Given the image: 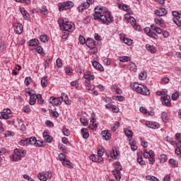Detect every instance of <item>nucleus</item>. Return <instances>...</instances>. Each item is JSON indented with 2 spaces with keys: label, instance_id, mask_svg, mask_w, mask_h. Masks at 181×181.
I'll return each instance as SVG.
<instances>
[{
  "label": "nucleus",
  "instance_id": "393cba45",
  "mask_svg": "<svg viewBox=\"0 0 181 181\" xmlns=\"http://www.w3.org/2000/svg\"><path fill=\"white\" fill-rule=\"evenodd\" d=\"M119 9H122V11L127 12V13H132V10H131L130 8L127 4L119 5Z\"/></svg>",
  "mask_w": 181,
  "mask_h": 181
},
{
  "label": "nucleus",
  "instance_id": "412c9836",
  "mask_svg": "<svg viewBox=\"0 0 181 181\" xmlns=\"http://www.w3.org/2000/svg\"><path fill=\"white\" fill-rule=\"evenodd\" d=\"M143 156L146 159H148V158H151V157H155V152H153V151L152 150H150L148 152L146 151V150H144Z\"/></svg>",
  "mask_w": 181,
  "mask_h": 181
},
{
  "label": "nucleus",
  "instance_id": "49530a36",
  "mask_svg": "<svg viewBox=\"0 0 181 181\" xmlns=\"http://www.w3.org/2000/svg\"><path fill=\"white\" fill-rule=\"evenodd\" d=\"M34 146H35L36 148H43L45 147V142L40 140H37Z\"/></svg>",
  "mask_w": 181,
  "mask_h": 181
},
{
  "label": "nucleus",
  "instance_id": "338daca9",
  "mask_svg": "<svg viewBox=\"0 0 181 181\" xmlns=\"http://www.w3.org/2000/svg\"><path fill=\"white\" fill-rule=\"evenodd\" d=\"M5 136H15V132L12 131H6L5 133Z\"/></svg>",
  "mask_w": 181,
  "mask_h": 181
},
{
  "label": "nucleus",
  "instance_id": "a18cd8bd",
  "mask_svg": "<svg viewBox=\"0 0 181 181\" xmlns=\"http://www.w3.org/2000/svg\"><path fill=\"white\" fill-rule=\"evenodd\" d=\"M123 42L128 46H131L134 43V41L132 39L124 37Z\"/></svg>",
  "mask_w": 181,
  "mask_h": 181
},
{
  "label": "nucleus",
  "instance_id": "9d476101",
  "mask_svg": "<svg viewBox=\"0 0 181 181\" xmlns=\"http://www.w3.org/2000/svg\"><path fill=\"white\" fill-rule=\"evenodd\" d=\"M83 78H85V84H91V80L95 78L94 75L91 74L90 71H86Z\"/></svg>",
  "mask_w": 181,
  "mask_h": 181
},
{
  "label": "nucleus",
  "instance_id": "603ef678",
  "mask_svg": "<svg viewBox=\"0 0 181 181\" xmlns=\"http://www.w3.org/2000/svg\"><path fill=\"white\" fill-rule=\"evenodd\" d=\"M146 77H147V74H146V72H141V73H140V74L139 75V80H146Z\"/></svg>",
  "mask_w": 181,
  "mask_h": 181
},
{
  "label": "nucleus",
  "instance_id": "69168bd1",
  "mask_svg": "<svg viewBox=\"0 0 181 181\" xmlns=\"http://www.w3.org/2000/svg\"><path fill=\"white\" fill-rule=\"evenodd\" d=\"M41 12L43 13V15H47L49 13V11H47V8L46 7V6H42Z\"/></svg>",
  "mask_w": 181,
  "mask_h": 181
},
{
  "label": "nucleus",
  "instance_id": "0e129e2a",
  "mask_svg": "<svg viewBox=\"0 0 181 181\" xmlns=\"http://www.w3.org/2000/svg\"><path fill=\"white\" fill-rule=\"evenodd\" d=\"M111 157L112 159L118 158V151H115V150H112V153H111Z\"/></svg>",
  "mask_w": 181,
  "mask_h": 181
},
{
  "label": "nucleus",
  "instance_id": "5701e85b",
  "mask_svg": "<svg viewBox=\"0 0 181 181\" xmlns=\"http://www.w3.org/2000/svg\"><path fill=\"white\" fill-rule=\"evenodd\" d=\"M20 12L23 15L24 19L25 21H29V13L25 9V8H20Z\"/></svg>",
  "mask_w": 181,
  "mask_h": 181
},
{
  "label": "nucleus",
  "instance_id": "0eeeda50",
  "mask_svg": "<svg viewBox=\"0 0 181 181\" xmlns=\"http://www.w3.org/2000/svg\"><path fill=\"white\" fill-rule=\"evenodd\" d=\"M11 114H12L11 109H4L3 111L0 112V119H11V116H9Z\"/></svg>",
  "mask_w": 181,
  "mask_h": 181
},
{
  "label": "nucleus",
  "instance_id": "c9c22d12",
  "mask_svg": "<svg viewBox=\"0 0 181 181\" xmlns=\"http://www.w3.org/2000/svg\"><path fill=\"white\" fill-rule=\"evenodd\" d=\"M161 119H162V121L165 123L169 121V117H168V113L166 112H162Z\"/></svg>",
  "mask_w": 181,
  "mask_h": 181
},
{
  "label": "nucleus",
  "instance_id": "7c9ffc66",
  "mask_svg": "<svg viewBox=\"0 0 181 181\" xmlns=\"http://www.w3.org/2000/svg\"><path fill=\"white\" fill-rule=\"evenodd\" d=\"M119 61L122 63H127V62H131V57L129 56L119 57Z\"/></svg>",
  "mask_w": 181,
  "mask_h": 181
},
{
  "label": "nucleus",
  "instance_id": "a19ab883",
  "mask_svg": "<svg viewBox=\"0 0 181 181\" xmlns=\"http://www.w3.org/2000/svg\"><path fill=\"white\" fill-rule=\"evenodd\" d=\"M40 40L42 43H47V42H49V37L46 35H42L40 36Z\"/></svg>",
  "mask_w": 181,
  "mask_h": 181
},
{
  "label": "nucleus",
  "instance_id": "f3484780",
  "mask_svg": "<svg viewBox=\"0 0 181 181\" xmlns=\"http://www.w3.org/2000/svg\"><path fill=\"white\" fill-rule=\"evenodd\" d=\"M49 103L53 105H59L62 104V98L59 97L58 98L51 97L49 98Z\"/></svg>",
  "mask_w": 181,
  "mask_h": 181
},
{
  "label": "nucleus",
  "instance_id": "680f3d73",
  "mask_svg": "<svg viewBox=\"0 0 181 181\" xmlns=\"http://www.w3.org/2000/svg\"><path fill=\"white\" fill-rule=\"evenodd\" d=\"M25 91L28 95H33L35 93V90L30 89V88H25Z\"/></svg>",
  "mask_w": 181,
  "mask_h": 181
},
{
  "label": "nucleus",
  "instance_id": "cd10ccee",
  "mask_svg": "<svg viewBox=\"0 0 181 181\" xmlns=\"http://www.w3.org/2000/svg\"><path fill=\"white\" fill-rule=\"evenodd\" d=\"M81 134L83 135V138L84 139H88V138H89L90 136V134L88 133V129H86V128H83L81 129Z\"/></svg>",
  "mask_w": 181,
  "mask_h": 181
},
{
  "label": "nucleus",
  "instance_id": "72a5a7b5",
  "mask_svg": "<svg viewBox=\"0 0 181 181\" xmlns=\"http://www.w3.org/2000/svg\"><path fill=\"white\" fill-rule=\"evenodd\" d=\"M62 165H64V166H68L69 169H73V168H74V165H73V163H71V162H70V160H64L62 162Z\"/></svg>",
  "mask_w": 181,
  "mask_h": 181
},
{
  "label": "nucleus",
  "instance_id": "c03bdc74",
  "mask_svg": "<svg viewBox=\"0 0 181 181\" xmlns=\"http://www.w3.org/2000/svg\"><path fill=\"white\" fill-rule=\"evenodd\" d=\"M38 54H42V56H45L46 53L43 52V47L42 46H37L35 49Z\"/></svg>",
  "mask_w": 181,
  "mask_h": 181
},
{
  "label": "nucleus",
  "instance_id": "39448f33",
  "mask_svg": "<svg viewBox=\"0 0 181 181\" xmlns=\"http://www.w3.org/2000/svg\"><path fill=\"white\" fill-rule=\"evenodd\" d=\"M59 12L63 11H67V9H71L74 6V4L71 1H66L64 2L59 3L58 4Z\"/></svg>",
  "mask_w": 181,
  "mask_h": 181
},
{
  "label": "nucleus",
  "instance_id": "dca6fc26",
  "mask_svg": "<svg viewBox=\"0 0 181 181\" xmlns=\"http://www.w3.org/2000/svg\"><path fill=\"white\" fill-rule=\"evenodd\" d=\"M40 42L37 38H33L30 40L28 42L27 45L31 47H36V46H39Z\"/></svg>",
  "mask_w": 181,
  "mask_h": 181
},
{
  "label": "nucleus",
  "instance_id": "f8f14e48",
  "mask_svg": "<svg viewBox=\"0 0 181 181\" xmlns=\"http://www.w3.org/2000/svg\"><path fill=\"white\" fill-rule=\"evenodd\" d=\"M155 15L157 16H165V15H168V10L163 7H161L155 11Z\"/></svg>",
  "mask_w": 181,
  "mask_h": 181
},
{
  "label": "nucleus",
  "instance_id": "5fc2aeb1",
  "mask_svg": "<svg viewBox=\"0 0 181 181\" xmlns=\"http://www.w3.org/2000/svg\"><path fill=\"white\" fill-rule=\"evenodd\" d=\"M78 40H79V43L81 45H86V43L87 42V41H86V38L83 35H79Z\"/></svg>",
  "mask_w": 181,
  "mask_h": 181
},
{
  "label": "nucleus",
  "instance_id": "bb28decb",
  "mask_svg": "<svg viewBox=\"0 0 181 181\" xmlns=\"http://www.w3.org/2000/svg\"><path fill=\"white\" fill-rule=\"evenodd\" d=\"M37 95L36 93H34L30 96V105H35L36 104V100H37V98H36Z\"/></svg>",
  "mask_w": 181,
  "mask_h": 181
},
{
  "label": "nucleus",
  "instance_id": "f257e3e1",
  "mask_svg": "<svg viewBox=\"0 0 181 181\" xmlns=\"http://www.w3.org/2000/svg\"><path fill=\"white\" fill-rule=\"evenodd\" d=\"M93 16L95 21H98L103 25H110L114 21V18L108 11V8L103 6H98L95 8Z\"/></svg>",
  "mask_w": 181,
  "mask_h": 181
},
{
  "label": "nucleus",
  "instance_id": "7ed1b4c3",
  "mask_svg": "<svg viewBox=\"0 0 181 181\" xmlns=\"http://www.w3.org/2000/svg\"><path fill=\"white\" fill-rule=\"evenodd\" d=\"M86 45L87 47L90 49L89 51L90 54H95V53H98V48L95 45V41L92 38H88L86 40Z\"/></svg>",
  "mask_w": 181,
  "mask_h": 181
},
{
  "label": "nucleus",
  "instance_id": "864d4df0",
  "mask_svg": "<svg viewBox=\"0 0 181 181\" xmlns=\"http://www.w3.org/2000/svg\"><path fill=\"white\" fill-rule=\"evenodd\" d=\"M65 73L69 76H70V74H73V69H71V67H70V66H67L65 68Z\"/></svg>",
  "mask_w": 181,
  "mask_h": 181
},
{
  "label": "nucleus",
  "instance_id": "8fccbe9b",
  "mask_svg": "<svg viewBox=\"0 0 181 181\" xmlns=\"http://www.w3.org/2000/svg\"><path fill=\"white\" fill-rule=\"evenodd\" d=\"M25 85L28 86H30V83H32V78L30 76H28L25 78Z\"/></svg>",
  "mask_w": 181,
  "mask_h": 181
},
{
  "label": "nucleus",
  "instance_id": "13d9d810",
  "mask_svg": "<svg viewBox=\"0 0 181 181\" xmlns=\"http://www.w3.org/2000/svg\"><path fill=\"white\" fill-rule=\"evenodd\" d=\"M69 100V96L67 95V94L66 93H62V95H61V100L62 102L64 101L66 102Z\"/></svg>",
  "mask_w": 181,
  "mask_h": 181
},
{
  "label": "nucleus",
  "instance_id": "2eb2a0df",
  "mask_svg": "<svg viewBox=\"0 0 181 181\" xmlns=\"http://www.w3.org/2000/svg\"><path fill=\"white\" fill-rule=\"evenodd\" d=\"M161 101L163 105H166L167 107H170V96L166 95L161 97Z\"/></svg>",
  "mask_w": 181,
  "mask_h": 181
},
{
  "label": "nucleus",
  "instance_id": "b1692460",
  "mask_svg": "<svg viewBox=\"0 0 181 181\" xmlns=\"http://www.w3.org/2000/svg\"><path fill=\"white\" fill-rule=\"evenodd\" d=\"M127 69H129L130 71H134V73H136L138 70L136 64H135L134 62H130L127 66Z\"/></svg>",
  "mask_w": 181,
  "mask_h": 181
},
{
  "label": "nucleus",
  "instance_id": "6ab92c4d",
  "mask_svg": "<svg viewBox=\"0 0 181 181\" xmlns=\"http://www.w3.org/2000/svg\"><path fill=\"white\" fill-rule=\"evenodd\" d=\"M92 65L95 69V70H98V71H104V66L101 65L97 61H93Z\"/></svg>",
  "mask_w": 181,
  "mask_h": 181
},
{
  "label": "nucleus",
  "instance_id": "3c124183",
  "mask_svg": "<svg viewBox=\"0 0 181 181\" xmlns=\"http://www.w3.org/2000/svg\"><path fill=\"white\" fill-rule=\"evenodd\" d=\"M36 98L37 100V103L38 104H43L45 103V100H43V98H42V95L41 94H37L36 96Z\"/></svg>",
  "mask_w": 181,
  "mask_h": 181
},
{
  "label": "nucleus",
  "instance_id": "774afa93",
  "mask_svg": "<svg viewBox=\"0 0 181 181\" xmlns=\"http://www.w3.org/2000/svg\"><path fill=\"white\" fill-rule=\"evenodd\" d=\"M49 112L52 114L53 118H59V112L53 110H50Z\"/></svg>",
  "mask_w": 181,
  "mask_h": 181
},
{
  "label": "nucleus",
  "instance_id": "e433bc0d",
  "mask_svg": "<svg viewBox=\"0 0 181 181\" xmlns=\"http://www.w3.org/2000/svg\"><path fill=\"white\" fill-rule=\"evenodd\" d=\"M148 36H149L150 37H151V39H154L155 40H158V39H159V36L157 35L156 33L152 32V31H149L147 33Z\"/></svg>",
  "mask_w": 181,
  "mask_h": 181
},
{
  "label": "nucleus",
  "instance_id": "052dcab7",
  "mask_svg": "<svg viewBox=\"0 0 181 181\" xmlns=\"http://www.w3.org/2000/svg\"><path fill=\"white\" fill-rule=\"evenodd\" d=\"M166 160H168V156H166V154H161L160 155V162L162 163H165V162H166Z\"/></svg>",
  "mask_w": 181,
  "mask_h": 181
},
{
  "label": "nucleus",
  "instance_id": "20e7f679",
  "mask_svg": "<svg viewBox=\"0 0 181 181\" xmlns=\"http://www.w3.org/2000/svg\"><path fill=\"white\" fill-rule=\"evenodd\" d=\"M26 155V151L20 148H15L13 151V154L11 158V160L13 162H18V160H21L22 158H23Z\"/></svg>",
  "mask_w": 181,
  "mask_h": 181
},
{
  "label": "nucleus",
  "instance_id": "c756f323",
  "mask_svg": "<svg viewBox=\"0 0 181 181\" xmlns=\"http://www.w3.org/2000/svg\"><path fill=\"white\" fill-rule=\"evenodd\" d=\"M124 132L126 135V136L128 137V139L132 138V136H134V132H132V131L127 129V128H124Z\"/></svg>",
  "mask_w": 181,
  "mask_h": 181
},
{
  "label": "nucleus",
  "instance_id": "c85d7f7f",
  "mask_svg": "<svg viewBox=\"0 0 181 181\" xmlns=\"http://www.w3.org/2000/svg\"><path fill=\"white\" fill-rule=\"evenodd\" d=\"M146 50H148V52H151V53L154 54L156 53V48L153 45H151L150 44H147L146 45Z\"/></svg>",
  "mask_w": 181,
  "mask_h": 181
},
{
  "label": "nucleus",
  "instance_id": "1a4fd4ad",
  "mask_svg": "<svg viewBox=\"0 0 181 181\" xmlns=\"http://www.w3.org/2000/svg\"><path fill=\"white\" fill-rule=\"evenodd\" d=\"M38 179L41 181H46L52 177V172L47 171L46 173H40L37 175Z\"/></svg>",
  "mask_w": 181,
  "mask_h": 181
},
{
  "label": "nucleus",
  "instance_id": "bf43d9fd",
  "mask_svg": "<svg viewBox=\"0 0 181 181\" xmlns=\"http://www.w3.org/2000/svg\"><path fill=\"white\" fill-rule=\"evenodd\" d=\"M57 66L59 69H62L63 67V62L62 61V59L58 58L57 59Z\"/></svg>",
  "mask_w": 181,
  "mask_h": 181
},
{
  "label": "nucleus",
  "instance_id": "2f4dec72",
  "mask_svg": "<svg viewBox=\"0 0 181 181\" xmlns=\"http://www.w3.org/2000/svg\"><path fill=\"white\" fill-rule=\"evenodd\" d=\"M151 29H152V30H156V33H158V35H160L163 32L162 31V29H160V28H158V26H156V25L155 24H152L151 25Z\"/></svg>",
  "mask_w": 181,
  "mask_h": 181
},
{
  "label": "nucleus",
  "instance_id": "4c0bfd02",
  "mask_svg": "<svg viewBox=\"0 0 181 181\" xmlns=\"http://www.w3.org/2000/svg\"><path fill=\"white\" fill-rule=\"evenodd\" d=\"M18 144L21 146H28L29 145V139L26 138L21 140Z\"/></svg>",
  "mask_w": 181,
  "mask_h": 181
},
{
  "label": "nucleus",
  "instance_id": "ddd939ff",
  "mask_svg": "<svg viewBox=\"0 0 181 181\" xmlns=\"http://www.w3.org/2000/svg\"><path fill=\"white\" fill-rule=\"evenodd\" d=\"M89 158L92 162H95L96 163H100V162H103L104 160V158L103 157H99L98 155L92 154L89 156Z\"/></svg>",
  "mask_w": 181,
  "mask_h": 181
},
{
  "label": "nucleus",
  "instance_id": "423d86ee",
  "mask_svg": "<svg viewBox=\"0 0 181 181\" xmlns=\"http://www.w3.org/2000/svg\"><path fill=\"white\" fill-rule=\"evenodd\" d=\"M121 170H122V165L119 162H117L115 165V169L112 171L116 180H121Z\"/></svg>",
  "mask_w": 181,
  "mask_h": 181
},
{
  "label": "nucleus",
  "instance_id": "09e8293b",
  "mask_svg": "<svg viewBox=\"0 0 181 181\" xmlns=\"http://www.w3.org/2000/svg\"><path fill=\"white\" fill-rule=\"evenodd\" d=\"M62 133L65 136H70V130L69 129L66 128V127H64L62 129Z\"/></svg>",
  "mask_w": 181,
  "mask_h": 181
},
{
  "label": "nucleus",
  "instance_id": "6e6d98bb",
  "mask_svg": "<svg viewBox=\"0 0 181 181\" xmlns=\"http://www.w3.org/2000/svg\"><path fill=\"white\" fill-rule=\"evenodd\" d=\"M118 128H119V122H115L114 126L112 127V131L115 132Z\"/></svg>",
  "mask_w": 181,
  "mask_h": 181
},
{
  "label": "nucleus",
  "instance_id": "473e14b6",
  "mask_svg": "<svg viewBox=\"0 0 181 181\" xmlns=\"http://www.w3.org/2000/svg\"><path fill=\"white\" fill-rule=\"evenodd\" d=\"M175 138L177 141V143L176 144V147L181 148V134L180 133H177L175 134Z\"/></svg>",
  "mask_w": 181,
  "mask_h": 181
},
{
  "label": "nucleus",
  "instance_id": "e2e57ef3",
  "mask_svg": "<svg viewBox=\"0 0 181 181\" xmlns=\"http://www.w3.org/2000/svg\"><path fill=\"white\" fill-rule=\"evenodd\" d=\"M173 21L174 23H175V25H177V26H181L180 19H179L177 18H173Z\"/></svg>",
  "mask_w": 181,
  "mask_h": 181
},
{
  "label": "nucleus",
  "instance_id": "ea45409f",
  "mask_svg": "<svg viewBox=\"0 0 181 181\" xmlns=\"http://www.w3.org/2000/svg\"><path fill=\"white\" fill-rule=\"evenodd\" d=\"M37 141V139H36V137L32 136L28 139V145H33L35 146Z\"/></svg>",
  "mask_w": 181,
  "mask_h": 181
},
{
  "label": "nucleus",
  "instance_id": "37998d69",
  "mask_svg": "<svg viewBox=\"0 0 181 181\" xmlns=\"http://www.w3.org/2000/svg\"><path fill=\"white\" fill-rule=\"evenodd\" d=\"M85 87L88 91H94L95 86L94 85H90V83H85Z\"/></svg>",
  "mask_w": 181,
  "mask_h": 181
},
{
  "label": "nucleus",
  "instance_id": "79ce46f5",
  "mask_svg": "<svg viewBox=\"0 0 181 181\" xmlns=\"http://www.w3.org/2000/svg\"><path fill=\"white\" fill-rule=\"evenodd\" d=\"M154 22L156 25H165V21L163 18H155Z\"/></svg>",
  "mask_w": 181,
  "mask_h": 181
},
{
  "label": "nucleus",
  "instance_id": "6e6552de",
  "mask_svg": "<svg viewBox=\"0 0 181 181\" xmlns=\"http://www.w3.org/2000/svg\"><path fill=\"white\" fill-rule=\"evenodd\" d=\"M13 29L17 35H21L23 33V25L21 23H13Z\"/></svg>",
  "mask_w": 181,
  "mask_h": 181
},
{
  "label": "nucleus",
  "instance_id": "4be33fe9",
  "mask_svg": "<svg viewBox=\"0 0 181 181\" xmlns=\"http://www.w3.org/2000/svg\"><path fill=\"white\" fill-rule=\"evenodd\" d=\"M49 84V78L47 76H43L41 78V86L42 88H46Z\"/></svg>",
  "mask_w": 181,
  "mask_h": 181
},
{
  "label": "nucleus",
  "instance_id": "4468645a",
  "mask_svg": "<svg viewBox=\"0 0 181 181\" xmlns=\"http://www.w3.org/2000/svg\"><path fill=\"white\" fill-rule=\"evenodd\" d=\"M42 136L45 142H47L48 144H52L53 141V137L49 134V132L44 131V132L42 133Z\"/></svg>",
  "mask_w": 181,
  "mask_h": 181
},
{
  "label": "nucleus",
  "instance_id": "a878e982",
  "mask_svg": "<svg viewBox=\"0 0 181 181\" xmlns=\"http://www.w3.org/2000/svg\"><path fill=\"white\" fill-rule=\"evenodd\" d=\"M101 135L105 139V141H110L111 139V134L107 130L103 131Z\"/></svg>",
  "mask_w": 181,
  "mask_h": 181
},
{
  "label": "nucleus",
  "instance_id": "de8ad7c7",
  "mask_svg": "<svg viewBox=\"0 0 181 181\" xmlns=\"http://www.w3.org/2000/svg\"><path fill=\"white\" fill-rule=\"evenodd\" d=\"M169 163L172 165V166H174V168H177V165H179V163H177V160L173 158H170L169 160Z\"/></svg>",
  "mask_w": 181,
  "mask_h": 181
},
{
  "label": "nucleus",
  "instance_id": "4d7b16f0",
  "mask_svg": "<svg viewBox=\"0 0 181 181\" xmlns=\"http://www.w3.org/2000/svg\"><path fill=\"white\" fill-rule=\"evenodd\" d=\"M23 112H25L26 114H28V112H30V106L29 105H26L23 108Z\"/></svg>",
  "mask_w": 181,
  "mask_h": 181
},
{
  "label": "nucleus",
  "instance_id": "58836bf2",
  "mask_svg": "<svg viewBox=\"0 0 181 181\" xmlns=\"http://www.w3.org/2000/svg\"><path fill=\"white\" fill-rule=\"evenodd\" d=\"M80 121L81 123L84 126V127H87V125H88V120L86 119V117L82 116L80 117Z\"/></svg>",
  "mask_w": 181,
  "mask_h": 181
},
{
  "label": "nucleus",
  "instance_id": "9b49d317",
  "mask_svg": "<svg viewBox=\"0 0 181 181\" xmlns=\"http://www.w3.org/2000/svg\"><path fill=\"white\" fill-rule=\"evenodd\" d=\"M141 90L139 91V94H141V95H150L151 90L146 87V86L141 85Z\"/></svg>",
  "mask_w": 181,
  "mask_h": 181
},
{
  "label": "nucleus",
  "instance_id": "f704fd0d",
  "mask_svg": "<svg viewBox=\"0 0 181 181\" xmlns=\"http://www.w3.org/2000/svg\"><path fill=\"white\" fill-rule=\"evenodd\" d=\"M104 152H105V149H104L103 146H99L98 148V156L99 158H103V156L104 155Z\"/></svg>",
  "mask_w": 181,
  "mask_h": 181
},
{
  "label": "nucleus",
  "instance_id": "aec40b11",
  "mask_svg": "<svg viewBox=\"0 0 181 181\" xmlns=\"http://www.w3.org/2000/svg\"><path fill=\"white\" fill-rule=\"evenodd\" d=\"M146 127H148V128H151L152 129H157V128H159V124H158V123L156 122L147 121L146 122Z\"/></svg>",
  "mask_w": 181,
  "mask_h": 181
},
{
  "label": "nucleus",
  "instance_id": "a211bd4d",
  "mask_svg": "<svg viewBox=\"0 0 181 181\" xmlns=\"http://www.w3.org/2000/svg\"><path fill=\"white\" fill-rule=\"evenodd\" d=\"M142 86V84H139L136 82H133L130 84V87L131 88H132V90H134V91H136V93H138V94L139 93V92L141 91V86Z\"/></svg>",
  "mask_w": 181,
  "mask_h": 181
},
{
  "label": "nucleus",
  "instance_id": "f03ea898",
  "mask_svg": "<svg viewBox=\"0 0 181 181\" xmlns=\"http://www.w3.org/2000/svg\"><path fill=\"white\" fill-rule=\"evenodd\" d=\"M59 25L61 29H62L64 30V32L70 33V32H73L75 29L74 23H73L71 21H69V19H67V18H64L62 20H59Z\"/></svg>",
  "mask_w": 181,
  "mask_h": 181
}]
</instances>
